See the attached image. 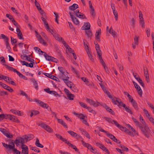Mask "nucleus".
<instances>
[{
    "instance_id": "obj_1",
    "label": "nucleus",
    "mask_w": 154,
    "mask_h": 154,
    "mask_svg": "<svg viewBox=\"0 0 154 154\" xmlns=\"http://www.w3.org/2000/svg\"><path fill=\"white\" fill-rule=\"evenodd\" d=\"M10 143H11V144H7L5 143H2L3 146L6 148L8 152L14 154H20L21 152L15 148V142L11 140Z\"/></svg>"
},
{
    "instance_id": "obj_2",
    "label": "nucleus",
    "mask_w": 154,
    "mask_h": 154,
    "mask_svg": "<svg viewBox=\"0 0 154 154\" xmlns=\"http://www.w3.org/2000/svg\"><path fill=\"white\" fill-rule=\"evenodd\" d=\"M139 128L145 137L148 138L149 137L151 131L147 125H144V126H142V125Z\"/></svg>"
},
{
    "instance_id": "obj_3",
    "label": "nucleus",
    "mask_w": 154,
    "mask_h": 154,
    "mask_svg": "<svg viewBox=\"0 0 154 154\" xmlns=\"http://www.w3.org/2000/svg\"><path fill=\"white\" fill-rule=\"evenodd\" d=\"M37 125L38 126L41 127L42 128L49 132L51 133L53 132V130L52 128L48 125L44 124L42 122H39L37 124Z\"/></svg>"
},
{
    "instance_id": "obj_4",
    "label": "nucleus",
    "mask_w": 154,
    "mask_h": 154,
    "mask_svg": "<svg viewBox=\"0 0 154 154\" xmlns=\"http://www.w3.org/2000/svg\"><path fill=\"white\" fill-rule=\"evenodd\" d=\"M1 37L2 39H4L6 45V48L8 49L9 50H11V48L8 42L9 38L7 36H6L5 35L3 34H1Z\"/></svg>"
},
{
    "instance_id": "obj_5",
    "label": "nucleus",
    "mask_w": 154,
    "mask_h": 154,
    "mask_svg": "<svg viewBox=\"0 0 154 154\" xmlns=\"http://www.w3.org/2000/svg\"><path fill=\"white\" fill-rule=\"evenodd\" d=\"M86 101L90 103V105H92L95 107L102 105L99 102L97 101L95 102L92 100L88 98L86 99Z\"/></svg>"
},
{
    "instance_id": "obj_6",
    "label": "nucleus",
    "mask_w": 154,
    "mask_h": 154,
    "mask_svg": "<svg viewBox=\"0 0 154 154\" xmlns=\"http://www.w3.org/2000/svg\"><path fill=\"white\" fill-rule=\"evenodd\" d=\"M66 78L63 79V81L67 86L70 88L71 89L72 87H73L74 85L71 81L69 80V77L67 76Z\"/></svg>"
},
{
    "instance_id": "obj_7",
    "label": "nucleus",
    "mask_w": 154,
    "mask_h": 154,
    "mask_svg": "<svg viewBox=\"0 0 154 154\" xmlns=\"http://www.w3.org/2000/svg\"><path fill=\"white\" fill-rule=\"evenodd\" d=\"M4 65L5 66H6V68L9 70L13 71L14 72H16L20 77H21V76L23 75L21 74L16 69H14V68L10 66H8V65L6 64H4Z\"/></svg>"
},
{
    "instance_id": "obj_8",
    "label": "nucleus",
    "mask_w": 154,
    "mask_h": 154,
    "mask_svg": "<svg viewBox=\"0 0 154 154\" xmlns=\"http://www.w3.org/2000/svg\"><path fill=\"white\" fill-rule=\"evenodd\" d=\"M34 100L35 102L37 103L40 106L43 108H45L46 109H48L49 107L48 105H47L46 103H45L43 102L41 100L37 99H35Z\"/></svg>"
},
{
    "instance_id": "obj_9",
    "label": "nucleus",
    "mask_w": 154,
    "mask_h": 154,
    "mask_svg": "<svg viewBox=\"0 0 154 154\" xmlns=\"http://www.w3.org/2000/svg\"><path fill=\"white\" fill-rule=\"evenodd\" d=\"M43 74L45 76L51 79L56 80L57 82H60L59 79L57 77L54 75H52L51 74L46 73H43Z\"/></svg>"
},
{
    "instance_id": "obj_10",
    "label": "nucleus",
    "mask_w": 154,
    "mask_h": 154,
    "mask_svg": "<svg viewBox=\"0 0 154 154\" xmlns=\"http://www.w3.org/2000/svg\"><path fill=\"white\" fill-rule=\"evenodd\" d=\"M69 14L72 22L74 24L76 25H78L79 23V22L78 19L76 17H74L73 14H72L71 12H69Z\"/></svg>"
},
{
    "instance_id": "obj_11",
    "label": "nucleus",
    "mask_w": 154,
    "mask_h": 154,
    "mask_svg": "<svg viewBox=\"0 0 154 154\" xmlns=\"http://www.w3.org/2000/svg\"><path fill=\"white\" fill-rule=\"evenodd\" d=\"M20 147L22 149L23 154H28V148L27 146L25 145H21Z\"/></svg>"
},
{
    "instance_id": "obj_12",
    "label": "nucleus",
    "mask_w": 154,
    "mask_h": 154,
    "mask_svg": "<svg viewBox=\"0 0 154 154\" xmlns=\"http://www.w3.org/2000/svg\"><path fill=\"white\" fill-rule=\"evenodd\" d=\"M113 122H114V124H115L118 128L121 130L125 131L127 130V128L125 127H124L122 126L118 123L115 120H113Z\"/></svg>"
},
{
    "instance_id": "obj_13",
    "label": "nucleus",
    "mask_w": 154,
    "mask_h": 154,
    "mask_svg": "<svg viewBox=\"0 0 154 154\" xmlns=\"http://www.w3.org/2000/svg\"><path fill=\"white\" fill-rule=\"evenodd\" d=\"M97 145L100 148L102 149L103 151L106 152L107 154H109V152L108 150L102 144H101L100 143H96Z\"/></svg>"
},
{
    "instance_id": "obj_14",
    "label": "nucleus",
    "mask_w": 154,
    "mask_h": 154,
    "mask_svg": "<svg viewBox=\"0 0 154 154\" xmlns=\"http://www.w3.org/2000/svg\"><path fill=\"white\" fill-rule=\"evenodd\" d=\"M103 106L104 107L106 110L110 113L112 115H114L115 113L112 110L110 109L109 107L107 106L106 104H104L103 105Z\"/></svg>"
},
{
    "instance_id": "obj_15",
    "label": "nucleus",
    "mask_w": 154,
    "mask_h": 154,
    "mask_svg": "<svg viewBox=\"0 0 154 154\" xmlns=\"http://www.w3.org/2000/svg\"><path fill=\"white\" fill-rule=\"evenodd\" d=\"M101 29H99L98 31H96L95 34L96 39L98 41L100 42V35L101 34Z\"/></svg>"
},
{
    "instance_id": "obj_16",
    "label": "nucleus",
    "mask_w": 154,
    "mask_h": 154,
    "mask_svg": "<svg viewBox=\"0 0 154 154\" xmlns=\"http://www.w3.org/2000/svg\"><path fill=\"white\" fill-rule=\"evenodd\" d=\"M74 114L77 116L78 118L81 119L83 120L84 119H87V117L86 115H84L82 114H78L75 112L74 113Z\"/></svg>"
},
{
    "instance_id": "obj_17",
    "label": "nucleus",
    "mask_w": 154,
    "mask_h": 154,
    "mask_svg": "<svg viewBox=\"0 0 154 154\" xmlns=\"http://www.w3.org/2000/svg\"><path fill=\"white\" fill-rule=\"evenodd\" d=\"M22 137H17V138L15 140V141H13L15 142V144L16 145L18 146H19L20 145V144H21V140Z\"/></svg>"
},
{
    "instance_id": "obj_18",
    "label": "nucleus",
    "mask_w": 154,
    "mask_h": 154,
    "mask_svg": "<svg viewBox=\"0 0 154 154\" xmlns=\"http://www.w3.org/2000/svg\"><path fill=\"white\" fill-rule=\"evenodd\" d=\"M79 8L78 5L76 4H74L72 5L69 7V9L71 11H74L76 9Z\"/></svg>"
},
{
    "instance_id": "obj_19",
    "label": "nucleus",
    "mask_w": 154,
    "mask_h": 154,
    "mask_svg": "<svg viewBox=\"0 0 154 154\" xmlns=\"http://www.w3.org/2000/svg\"><path fill=\"white\" fill-rule=\"evenodd\" d=\"M56 136L57 137V138L65 142L66 143V142H67V140L65 138H63L61 135L60 134H55Z\"/></svg>"
},
{
    "instance_id": "obj_20",
    "label": "nucleus",
    "mask_w": 154,
    "mask_h": 154,
    "mask_svg": "<svg viewBox=\"0 0 154 154\" xmlns=\"http://www.w3.org/2000/svg\"><path fill=\"white\" fill-rule=\"evenodd\" d=\"M109 32L115 38L117 37L116 33L113 29L112 27H110Z\"/></svg>"
},
{
    "instance_id": "obj_21",
    "label": "nucleus",
    "mask_w": 154,
    "mask_h": 154,
    "mask_svg": "<svg viewBox=\"0 0 154 154\" xmlns=\"http://www.w3.org/2000/svg\"><path fill=\"white\" fill-rule=\"evenodd\" d=\"M10 120L17 123H19L20 122L19 120L16 116L12 115H11V117Z\"/></svg>"
},
{
    "instance_id": "obj_22",
    "label": "nucleus",
    "mask_w": 154,
    "mask_h": 154,
    "mask_svg": "<svg viewBox=\"0 0 154 154\" xmlns=\"http://www.w3.org/2000/svg\"><path fill=\"white\" fill-rule=\"evenodd\" d=\"M86 52L88 55V57H89L90 60L92 61H94V59L93 57V56L91 54L90 51H89V49L86 50Z\"/></svg>"
},
{
    "instance_id": "obj_23",
    "label": "nucleus",
    "mask_w": 154,
    "mask_h": 154,
    "mask_svg": "<svg viewBox=\"0 0 154 154\" xmlns=\"http://www.w3.org/2000/svg\"><path fill=\"white\" fill-rule=\"evenodd\" d=\"M35 145L38 147H40L41 148L43 147V146L39 142V141L38 139V138L36 139V141L35 143Z\"/></svg>"
},
{
    "instance_id": "obj_24",
    "label": "nucleus",
    "mask_w": 154,
    "mask_h": 154,
    "mask_svg": "<svg viewBox=\"0 0 154 154\" xmlns=\"http://www.w3.org/2000/svg\"><path fill=\"white\" fill-rule=\"evenodd\" d=\"M103 91L109 97L111 98L112 100H113V102H115L114 100H113V98H112V97L110 94V93L109 91H107L106 89H105L104 90H103Z\"/></svg>"
},
{
    "instance_id": "obj_25",
    "label": "nucleus",
    "mask_w": 154,
    "mask_h": 154,
    "mask_svg": "<svg viewBox=\"0 0 154 154\" xmlns=\"http://www.w3.org/2000/svg\"><path fill=\"white\" fill-rule=\"evenodd\" d=\"M133 106L134 107V108L136 110H138L139 108L137 105V104L136 101L134 100L131 103Z\"/></svg>"
},
{
    "instance_id": "obj_26",
    "label": "nucleus",
    "mask_w": 154,
    "mask_h": 154,
    "mask_svg": "<svg viewBox=\"0 0 154 154\" xmlns=\"http://www.w3.org/2000/svg\"><path fill=\"white\" fill-rule=\"evenodd\" d=\"M76 16L82 19H86V17L85 15L81 13V12L79 14H76Z\"/></svg>"
},
{
    "instance_id": "obj_27",
    "label": "nucleus",
    "mask_w": 154,
    "mask_h": 154,
    "mask_svg": "<svg viewBox=\"0 0 154 154\" xmlns=\"http://www.w3.org/2000/svg\"><path fill=\"white\" fill-rule=\"evenodd\" d=\"M132 119L134 122L137 125L139 128L142 125L136 119L132 118Z\"/></svg>"
},
{
    "instance_id": "obj_28",
    "label": "nucleus",
    "mask_w": 154,
    "mask_h": 154,
    "mask_svg": "<svg viewBox=\"0 0 154 154\" xmlns=\"http://www.w3.org/2000/svg\"><path fill=\"white\" fill-rule=\"evenodd\" d=\"M38 39L39 41V43L42 44L44 45H47V43L45 42L44 41V40L42 37L39 38Z\"/></svg>"
},
{
    "instance_id": "obj_29",
    "label": "nucleus",
    "mask_w": 154,
    "mask_h": 154,
    "mask_svg": "<svg viewBox=\"0 0 154 154\" xmlns=\"http://www.w3.org/2000/svg\"><path fill=\"white\" fill-rule=\"evenodd\" d=\"M117 105L119 107V108H121V106H123V108L125 107L126 105L125 104H124L122 101H120L119 102L117 101Z\"/></svg>"
},
{
    "instance_id": "obj_30",
    "label": "nucleus",
    "mask_w": 154,
    "mask_h": 154,
    "mask_svg": "<svg viewBox=\"0 0 154 154\" xmlns=\"http://www.w3.org/2000/svg\"><path fill=\"white\" fill-rule=\"evenodd\" d=\"M112 98H113V100H114V102H113V100H112V103L114 104V105H117V101L119 102L120 101V99L119 98H116V97H113Z\"/></svg>"
},
{
    "instance_id": "obj_31",
    "label": "nucleus",
    "mask_w": 154,
    "mask_h": 154,
    "mask_svg": "<svg viewBox=\"0 0 154 154\" xmlns=\"http://www.w3.org/2000/svg\"><path fill=\"white\" fill-rule=\"evenodd\" d=\"M30 149L38 153L40 152L39 149L36 147H31Z\"/></svg>"
},
{
    "instance_id": "obj_32",
    "label": "nucleus",
    "mask_w": 154,
    "mask_h": 154,
    "mask_svg": "<svg viewBox=\"0 0 154 154\" xmlns=\"http://www.w3.org/2000/svg\"><path fill=\"white\" fill-rule=\"evenodd\" d=\"M139 117H140V118H139L140 120L141 123V124L142 125V126H143V125L144 126V125H147L146 124L145 122L144 121V120L143 119V118L142 116H141V115H140Z\"/></svg>"
},
{
    "instance_id": "obj_33",
    "label": "nucleus",
    "mask_w": 154,
    "mask_h": 154,
    "mask_svg": "<svg viewBox=\"0 0 154 154\" xmlns=\"http://www.w3.org/2000/svg\"><path fill=\"white\" fill-rule=\"evenodd\" d=\"M43 55L47 60L49 61H50V60H51V56L48 55L46 53H44Z\"/></svg>"
},
{
    "instance_id": "obj_34",
    "label": "nucleus",
    "mask_w": 154,
    "mask_h": 154,
    "mask_svg": "<svg viewBox=\"0 0 154 154\" xmlns=\"http://www.w3.org/2000/svg\"><path fill=\"white\" fill-rule=\"evenodd\" d=\"M87 148L88 149H89L92 153H95V149H94L92 146L90 144L88 146V147H87Z\"/></svg>"
},
{
    "instance_id": "obj_35",
    "label": "nucleus",
    "mask_w": 154,
    "mask_h": 154,
    "mask_svg": "<svg viewBox=\"0 0 154 154\" xmlns=\"http://www.w3.org/2000/svg\"><path fill=\"white\" fill-rule=\"evenodd\" d=\"M134 44L136 45H138V42H139V37L137 36L136 35H135L134 36Z\"/></svg>"
},
{
    "instance_id": "obj_36",
    "label": "nucleus",
    "mask_w": 154,
    "mask_h": 154,
    "mask_svg": "<svg viewBox=\"0 0 154 154\" xmlns=\"http://www.w3.org/2000/svg\"><path fill=\"white\" fill-rule=\"evenodd\" d=\"M113 12L114 15L115 16V18L116 20H118V15L117 11L116 9L112 10Z\"/></svg>"
},
{
    "instance_id": "obj_37",
    "label": "nucleus",
    "mask_w": 154,
    "mask_h": 154,
    "mask_svg": "<svg viewBox=\"0 0 154 154\" xmlns=\"http://www.w3.org/2000/svg\"><path fill=\"white\" fill-rule=\"evenodd\" d=\"M98 58L100 60V62L102 65H104L105 64V62L103 61V60L102 59L101 54L97 56Z\"/></svg>"
},
{
    "instance_id": "obj_38",
    "label": "nucleus",
    "mask_w": 154,
    "mask_h": 154,
    "mask_svg": "<svg viewBox=\"0 0 154 154\" xmlns=\"http://www.w3.org/2000/svg\"><path fill=\"white\" fill-rule=\"evenodd\" d=\"M86 33L87 34L88 38H91V37L92 35V32L91 30H88V31H86Z\"/></svg>"
},
{
    "instance_id": "obj_39",
    "label": "nucleus",
    "mask_w": 154,
    "mask_h": 154,
    "mask_svg": "<svg viewBox=\"0 0 154 154\" xmlns=\"http://www.w3.org/2000/svg\"><path fill=\"white\" fill-rule=\"evenodd\" d=\"M84 25H85L86 27L85 29V30H89L90 28L91 25L89 22H87L86 23H85Z\"/></svg>"
},
{
    "instance_id": "obj_40",
    "label": "nucleus",
    "mask_w": 154,
    "mask_h": 154,
    "mask_svg": "<svg viewBox=\"0 0 154 154\" xmlns=\"http://www.w3.org/2000/svg\"><path fill=\"white\" fill-rule=\"evenodd\" d=\"M53 35L54 37L59 42L61 41V38L59 35L57 34H54Z\"/></svg>"
},
{
    "instance_id": "obj_41",
    "label": "nucleus",
    "mask_w": 154,
    "mask_h": 154,
    "mask_svg": "<svg viewBox=\"0 0 154 154\" xmlns=\"http://www.w3.org/2000/svg\"><path fill=\"white\" fill-rule=\"evenodd\" d=\"M23 57H26V60L27 61L32 62L33 63H34V60L28 57L27 55H25V56H23Z\"/></svg>"
},
{
    "instance_id": "obj_42",
    "label": "nucleus",
    "mask_w": 154,
    "mask_h": 154,
    "mask_svg": "<svg viewBox=\"0 0 154 154\" xmlns=\"http://www.w3.org/2000/svg\"><path fill=\"white\" fill-rule=\"evenodd\" d=\"M119 147L122 149V151H125L126 152H128L129 151L128 149L123 145H121L119 146Z\"/></svg>"
},
{
    "instance_id": "obj_43",
    "label": "nucleus",
    "mask_w": 154,
    "mask_h": 154,
    "mask_svg": "<svg viewBox=\"0 0 154 154\" xmlns=\"http://www.w3.org/2000/svg\"><path fill=\"white\" fill-rule=\"evenodd\" d=\"M20 92V95H22V96H25L26 98H28V96L27 94L23 90H20L19 91Z\"/></svg>"
},
{
    "instance_id": "obj_44",
    "label": "nucleus",
    "mask_w": 154,
    "mask_h": 154,
    "mask_svg": "<svg viewBox=\"0 0 154 154\" xmlns=\"http://www.w3.org/2000/svg\"><path fill=\"white\" fill-rule=\"evenodd\" d=\"M0 131L6 136L7 133H8V131L5 129L0 128Z\"/></svg>"
},
{
    "instance_id": "obj_45",
    "label": "nucleus",
    "mask_w": 154,
    "mask_h": 154,
    "mask_svg": "<svg viewBox=\"0 0 154 154\" xmlns=\"http://www.w3.org/2000/svg\"><path fill=\"white\" fill-rule=\"evenodd\" d=\"M96 49L97 54V56L101 54V51L100 50L99 46H97L96 47Z\"/></svg>"
},
{
    "instance_id": "obj_46",
    "label": "nucleus",
    "mask_w": 154,
    "mask_h": 154,
    "mask_svg": "<svg viewBox=\"0 0 154 154\" xmlns=\"http://www.w3.org/2000/svg\"><path fill=\"white\" fill-rule=\"evenodd\" d=\"M123 109H125L127 112L130 113L131 114H132V112L130 109L129 108V107H127L126 105L125 107L123 108Z\"/></svg>"
},
{
    "instance_id": "obj_47",
    "label": "nucleus",
    "mask_w": 154,
    "mask_h": 154,
    "mask_svg": "<svg viewBox=\"0 0 154 154\" xmlns=\"http://www.w3.org/2000/svg\"><path fill=\"white\" fill-rule=\"evenodd\" d=\"M123 109H125L127 112L130 113L131 114H132V112L130 109L129 108V107H127L126 105L125 107L123 108Z\"/></svg>"
},
{
    "instance_id": "obj_48",
    "label": "nucleus",
    "mask_w": 154,
    "mask_h": 154,
    "mask_svg": "<svg viewBox=\"0 0 154 154\" xmlns=\"http://www.w3.org/2000/svg\"><path fill=\"white\" fill-rule=\"evenodd\" d=\"M32 81L33 82L34 84L35 88L37 90L38 89V86L37 82L33 79H32Z\"/></svg>"
},
{
    "instance_id": "obj_49",
    "label": "nucleus",
    "mask_w": 154,
    "mask_h": 154,
    "mask_svg": "<svg viewBox=\"0 0 154 154\" xmlns=\"http://www.w3.org/2000/svg\"><path fill=\"white\" fill-rule=\"evenodd\" d=\"M103 119L106 121L108 122L109 123H111L112 124H114V122H113V120L112 121L111 119L106 117H104Z\"/></svg>"
},
{
    "instance_id": "obj_50",
    "label": "nucleus",
    "mask_w": 154,
    "mask_h": 154,
    "mask_svg": "<svg viewBox=\"0 0 154 154\" xmlns=\"http://www.w3.org/2000/svg\"><path fill=\"white\" fill-rule=\"evenodd\" d=\"M25 137L27 141L30 140V139H29V138H32V136L33 135L32 134H29L28 135H26L24 136Z\"/></svg>"
},
{
    "instance_id": "obj_51",
    "label": "nucleus",
    "mask_w": 154,
    "mask_h": 154,
    "mask_svg": "<svg viewBox=\"0 0 154 154\" xmlns=\"http://www.w3.org/2000/svg\"><path fill=\"white\" fill-rule=\"evenodd\" d=\"M21 145H25L24 143H26L27 142V141L25 137L24 136L23 137H22L21 140Z\"/></svg>"
},
{
    "instance_id": "obj_52",
    "label": "nucleus",
    "mask_w": 154,
    "mask_h": 154,
    "mask_svg": "<svg viewBox=\"0 0 154 154\" xmlns=\"http://www.w3.org/2000/svg\"><path fill=\"white\" fill-rule=\"evenodd\" d=\"M67 132L71 136L74 137L75 135L76 134V133L72 131H67Z\"/></svg>"
},
{
    "instance_id": "obj_53",
    "label": "nucleus",
    "mask_w": 154,
    "mask_h": 154,
    "mask_svg": "<svg viewBox=\"0 0 154 154\" xmlns=\"http://www.w3.org/2000/svg\"><path fill=\"white\" fill-rule=\"evenodd\" d=\"M66 143L69 146H70L71 148H72L74 149L75 147H76L75 146L71 144L68 140L67 141V142H66Z\"/></svg>"
},
{
    "instance_id": "obj_54",
    "label": "nucleus",
    "mask_w": 154,
    "mask_h": 154,
    "mask_svg": "<svg viewBox=\"0 0 154 154\" xmlns=\"http://www.w3.org/2000/svg\"><path fill=\"white\" fill-rule=\"evenodd\" d=\"M75 138H76L77 140H81L82 139V137L80 135L76 133L75 135Z\"/></svg>"
},
{
    "instance_id": "obj_55",
    "label": "nucleus",
    "mask_w": 154,
    "mask_h": 154,
    "mask_svg": "<svg viewBox=\"0 0 154 154\" xmlns=\"http://www.w3.org/2000/svg\"><path fill=\"white\" fill-rule=\"evenodd\" d=\"M54 14L55 15V21L57 22V24H59L58 18L59 17L58 14H57L55 12H54Z\"/></svg>"
},
{
    "instance_id": "obj_56",
    "label": "nucleus",
    "mask_w": 154,
    "mask_h": 154,
    "mask_svg": "<svg viewBox=\"0 0 154 154\" xmlns=\"http://www.w3.org/2000/svg\"><path fill=\"white\" fill-rule=\"evenodd\" d=\"M68 99L70 100H73V97L74 95L73 94H70L68 95H67Z\"/></svg>"
},
{
    "instance_id": "obj_57",
    "label": "nucleus",
    "mask_w": 154,
    "mask_h": 154,
    "mask_svg": "<svg viewBox=\"0 0 154 154\" xmlns=\"http://www.w3.org/2000/svg\"><path fill=\"white\" fill-rule=\"evenodd\" d=\"M81 142L82 143V145L86 147H88V146L89 144V143H85L84 140H81Z\"/></svg>"
},
{
    "instance_id": "obj_58",
    "label": "nucleus",
    "mask_w": 154,
    "mask_h": 154,
    "mask_svg": "<svg viewBox=\"0 0 154 154\" xmlns=\"http://www.w3.org/2000/svg\"><path fill=\"white\" fill-rule=\"evenodd\" d=\"M5 89L7 90L10 92H12L14 91L8 85H7Z\"/></svg>"
},
{
    "instance_id": "obj_59",
    "label": "nucleus",
    "mask_w": 154,
    "mask_h": 154,
    "mask_svg": "<svg viewBox=\"0 0 154 154\" xmlns=\"http://www.w3.org/2000/svg\"><path fill=\"white\" fill-rule=\"evenodd\" d=\"M11 42L12 45H13V44H15L17 42V40L16 39H14L11 37Z\"/></svg>"
},
{
    "instance_id": "obj_60",
    "label": "nucleus",
    "mask_w": 154,
    "mask_h": 154,
    "mask_svg": "<svg viewBox=\"0 0 154 154\" xmlns=\"http://www.w3.org/2000/svg\"><path fill=\"white\" fill-rule=\"evenodd\" d=\"M137 91L138 94L140 96H142L143 94V92L140 87L138 88V89H137Z\"/></svg>"
},
{
    "instance_id": "obj_61",
    "label": "nucleus",
    "mask_w": 154,
    "mask_h": 154,
    "mask_svg": "<svg viewBox=\"0 0 154 154\" xmlns=\"http://www.w3.org/2000/svg\"><path fill=\"white\" fill-rule=\"evenodd\" d=\"M6 17L8 18L11 21H12L14 19L11 15H10L9 14H7L6 15Z\"/></svg>"
},
{
    "instance_id": "obj_62",
    "label": "nucleus",
    "mask_w": 154,
    "mask_h": 154,
    "mask_svg": "<svg viewBox=\"0 0 154 154\" xmlns=\"http://www.w3.org/2000/svg\"><path fill=\"white\" fill-rule=\"evenodd\" d=\"M71 68H72V71H73V72L75 73V74L77 75H79L77 71L76 70V69L72 66H71Z\"/></svg>"
},
{
    "instance_id": "obj_63",
    "label": "nucleus",
    "mask_w": 154,
    "mask_h": 154,
    "mask_svg": "<svg viewBox=\"0 0 154 154\" xmlns=\"http://www.w3.org/2000/svg\"><path fill=\"white\" fill-rule=\"evenodd\" d=\"M11 115H12L10 114H5L4 119H10L11 117Z\"/></svg>"
},
{
    "instance_id": "obj_64",
    "label": "nucleus",
    "mask_w": 154,
    "mask_h": 154,
    "mask_svg": "<svg viewBox=\"0 0 154 154\" xmlns=\"http://www.w3.org/2000/svg\"><path fill=\"white\" fill-rule=\"evenodd\" d=\"M12 22L16 27H19L20 26L18 24L17 22L14 20V19L12 21Z\"/></svg>"
}]
</instances>
